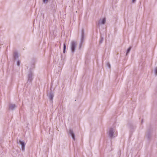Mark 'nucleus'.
<instances>
[{"label": "nucleus", "mask_w": 157, "mask_h": 157, "mask_svg": "<svg viewBox=\"0 0 157 157\" xmlns=\"http://www.w3.org/2000/svg\"><path fill=\"white\" fill-rule=\"evenodd\" d=\"M77 45V42L75 40L71 41L70 44V48L72 53H73L75 52Z\"/></svg>", "instance_id": "f257e3e1"}, {"label": "nucleus", "mask_w": 157, "mask_h": 157, "mask_svg": "<svg viewBox=\"0 0 157 157\" xmlns=\"http://www.w3.org/2000/svg\"><path fill=\"white\" fill-rule=\"evenodd\" d=\"M108 134L110 138H113L116 136L115 130L113 128H111L109 129Z\"/></svg>", "instance_id": "f03ea898"}, {"label": "nucleus", "mask_w": 157, "mask_h": 157, "mask_svg": "<svg viewBox=\"0 0 157 157\" xmlns=\"http://www.w3.org/2000/svg\"><path fill=\"white\" fill-rule=\"evenodd\" d=\"M106 21V20L105 17L100 19L99 20L98 24V27H99V26L102 25H104Z\"/></svg>", "instance_id": "7ed1b4c3"}, {"label": "nucleus", "mask_w": 157, "mask_h": 157, "mask_svg": "<svg viewBox=\"0 0 157 157\" xmlns=\"http://www.w3.org/2000/svg\"><path fill=\"white\" fill-rule=\"evenodd\" d=\"M17 144H21V149L22 150L24 151L25 150V144L24 142L23 141H21V140H19L18 141H17Z\"/></svg>", "instance_id": "20e7f679"}, {"label": "nucleus", "mask_w": 157, "mask_h": 157, "mask_svg": "<svg viewBox=\"0 0 157 157\" xmlns=\"http://www.w3.org/2000/svg\"><path fill=\"white\" fill-rule=\"evenodd\" d=\"M54 96V93L52 91H50L49 94L48 95V97L51 102H52Z\"/></svg>", "instance_id": "39448f33"}, {"label": "nucleus", "mask_w": 157, "mask_h": 157, "mask_svg": "<svg viewBox=\"0 0 157 157\" xmlns=\"http://www.w3.org/2000/svg\"><path fill=\"white\" fill-rule=\"evenodd\" d=\"M33 73L31 71L29 72L28 75V82H31L32 80Z\"/></svg>", "instance_id": "423d86ee"}, {"label": "nucleus", "mask_w": 157, "mask_h": 157, "mask_svg": "<svg viewBox=\"0 0 157 157\" xmlns=\"http://www.w3.org/2000/svg\"><path fill=\"white\" fill-rule=\"evenodd\" d=\"M69 133L71 135L73 139L74 140H75V135L72 129H69Z\"/></svg>", "instance_id": "0eeeda50"}, {"label": "nucleus", "mask_w": 157, "mask_h": 157, "mask_svg": "<svg viewBox=\"0 0 157 157\" xmlns=\"http://www.w3.org/2000/svg\"><path fill=\"white\" fill-rule=\"evenodd\" d=\"M84 39V31L83 30H82V34H81V43L80 44L79 49H80L81 47L82 46V40Z\"/></svg>", "instance_id": "6e6552de"}, {"label": "nucleus", "mask_w": 157, "mask_h": 157, "mask_svg": "<svg viewBox=\"0 0 157 157\" xmlns=\"http://www.w3.org/2000/svg\"><path fill=\"white\" fill-rule=\"evenodd\" d=\"M16 106L14 104H10L9 105V109L11 110H13L16 107Z\"/></svg>", "instance_id": "1a4fd4ad"}, {"label": "nucleus", "mask_w": 157, "mask_h": 157, "mask_svg": "<svg viewBox=\"0 0 157 157\" xmlns=\"http://www.w3.org/2000/svg\"><path fill=\"white\" fill-rule=\"evenodd\" d=\"M13 56L15 59H16L18 57V54L17 52H15L14 53Z\"/></svg>", "instance_id": "9d476101"}, {"label": "nucleus", "mask_w": 157, "mask_h": 157, "mask_svg": "<svg viewBox=\"0 0 157 157\" xmlns=\"http://www.w3.org/2000/svg\"><path fill=\"white\" fill-rule=\"evenodd\" d=\"M131 47H130L127 49V52H126V55H128V54L129 53V52H130V50H131Z\"/></svg>", "instance_id": "9b49d317"}, {"label": "nucleus", "mask_w": 157, "mask_h": 157, "mask_svg": "<svg viewBox=\"0 0 157 157\" xmlns=\"http://www.w3.org/2000/svg\"><path fill=\"white\" fill-rule=\"evenodd\" d=\"M66 48V46L65 44H64V45H63V52L64 53L65 52Z\"/></svg>", "instance_id": "f8f14e48"}, {"label": "nucleus", "mask_w": 157, "mask_h": 157, "mask_svg": "<svg viewBox=\"0 0 157 157\" xmlns=\"http://www.w3.org/2000/svg\"><path fill=\"white\" fill-rule=\"evenodd\" d=\"M154 72L156 75H157V67H156L154 70Z\"/></svg>", "instance_id": "ddd939ff"}, {"label": "nucleus", "mask_w": 157, "mask_h": 157, "mask_svg": "<svg viewBox=\"0 0 157 157\" xmlns=\"http://www.w3.org/2000/svg\"><path fill=\"white\" fill-rule=\"evenodd\" d=\"M17 65L18 66H19L20 65V61L18 60V61H17Z\"/></svg>", "instance_id": "4468645a"}, {"label": "nucleus", "mask_w": 157, "mask_h": 157, "mask_svg": "<svg viewBox=\"0 0 157 157\" xmlns=\"http://www.w3.org/2000/svg\"><path fill=\"white\" fill-rule=\"evenodd\" d=\"M43 2L44 3H47L48 2V0H43Z\"/></svg>", "instance_id": "2eb2a0df"}, {"label": "nucleus", "mask_w": 157, "mask_h": 157, "mask_svg": "<svg viewBox=\"0 0 157 157\" xmlns=\"http://www.w3.org/2000/svg\"><path fill=\"white\" fill-rule=\"evenodd\" d=\"M136 0H132V3H134L136 2Z\"/></svg>", "instance_id": "dca6fc26"}, {"label": "nucleus", "mask_w": 157, "mask_h": 157, "mask_svg": "<svg viewBox=\"0 0 157 157\" xmlns=\"http://www.w3.org/2000/svg\"><path fill=\"white\" fill-rule=\"evenodd\" d=\"M107 65L109 68H110V64L109 63H107Z\"/></svg>", "instance_id": "f3484780"}, {"label": "nucleus", "mask_w": 157, "mask_h": 157, "mask_svg": "<svg viewBox=\"0 0 157 157\" xmlns=\"http://www.w3.org/2000/svg\"><path fill=\"white\" fill-rule=\"evenodd\" d=\"M103 41V39L102 38H101V41Z\"/></svg>", "instance_id": "a211bd4d"}]
</instances>
